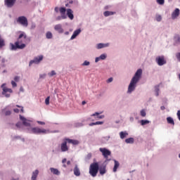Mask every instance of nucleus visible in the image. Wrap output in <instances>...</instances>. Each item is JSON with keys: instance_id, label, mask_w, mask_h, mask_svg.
Listing matches in <instances>:
<instances>
[{"instance_id": "nucleus-47", "label": "nucleus", "mask_w": 180, "mask_h": 180, "mask_svg": "<svg viewBox=\"0 0 180 180\" xmlns=\"http://www.w3.org/2000/svg\"><path fill=\"white\" fill-rule=\"evenodd\" d=\"M90 158H92V153H89L86 156V160L88 161Z\"/></svg>"}, {"instance_id": "nucleus-6", "label": "nucleus", "mask_w": 180, "mask_h": 180, "mask_svg": "<svg viewBox=\"0 0 180 180\" xmlns=\"http://www.w3.org/2000/svg\"><path fill=\"white\" fill-rule=\"evenodd\" d=\"M43 60H44V56L43 55H38L34 56V58L29 62V67H32L33 64L39 65V64H40Z\"/></svg>"}, {"instance_id": "nucleus-23", "label": "nucleus", "mask_w": 180, "mask_h": 180, "mask_svg": "<svg viewBox=\"0 0 180 180\" xmlns=\"http://www.w3.org/2000/svg\"><path fill=\"white\" fill-rule=\"evenodd\" d=\"M91 116H96V120H99V119H103L105 117V115H99V112H95L91 115Z\"/></svg>"}, {"instance_id": "nucleus-59", "label": "nucleus", "mask_w": 180, "mask_h": 180, "mask_svg": "<svg viewBox=\"0 0 180 180\" xmlns=\"http://www.w3.org/2000/svg\"><path fill=\"white\" fill-rule=\"evenodd\" d=\"M65 162H67V158H64V159L62 160V163H63V164H65Z\"/></svg>"}, {"instance_id": "nucleus-24", "label": "nucleus", "mask_w": 180, "mask_h": 180, "mask_svg": "<svg viewBox=\"0 0 180 180\" xmlns=\"http://www.w3.org/2000/svg\"><path fill=\"white\" fill-rule=\"evenodd\" d=\"M99 172L101 175H105V174H106V166L100 167Z\"/></svg>"}, {"instance_id": "nucleus-46", "label": "nucleus", "mask_w": 180, "mask_h": 180, "mask_svg": "<svg viewBox=\"0 0 180 180\" xmlns=\"http://www.w3.org/2000/svg\"><path fill=\"white\" fill-rule=\"evenodd\" d=\"M176 58L180 63V52L176 53Z\"/></svg>"}, {"instance_id": "nucleus-25", "label": "nucleus", "mask_w": 180, "mask_h": 180, "mask_svg": "<svg viewBox=\"0 0 180 180\" xmlns=\"http://www.w3.org/2000/svg\"><path fill=\"white\" fill-rule=\"evenodd\" d=\"M116 13V12H113V11H105L103 13L104 16H105V18H108V16H112L113 15H115Z\"/></svg>"}, {"instance_id": "nucleus-61", "label": "nucleus", "mask_w": 180, "mask_h": 180, "mask_svg": "<svg viewBox=\"0 0 180 180\" xmlns=\"http://www.w3.org/2000/svg\"><path fill=\"white\" fill-rule=\"evenodd\" d=\"M90 127H92V126H96L95 125V122H91L89 124Z\"/></svg>"}, {"instance_id": "nucleus-4", "label": "nucleus", "mask_w": 180, "mask_h": 180, "mask_svg": "<svg viewBox=\"0 0 180 180\" xmlns=\"http://www.w3.org/2000/svg\"><path fill=\"white\" fill-rule=\"evenodd\" d=\"M1 96L2 98H11L12 94H13V90L11 88L6 86V83H4L1 85Z\"/></svg>"}, {"instance_id": "nucleus-49", "label": "nucleus", "mask_w": 180, "mask_h": 180, "mask_svg": "<svg viewBox=\"0 0 180 180\" xmlns=\"http://www.w3.org/2000/svg\"><path fill=\"white\" fill-rule=\"evenodd\" d=\"M20 79V77H19V76H15V77H14V81L15 82H19V80Z\"/></svg>"}, {"instance_id": "nucleus-52", "label": "nucleus", "mask_w": 180, "mask_h": 180, "mask_svg": "<svg viewBox=\"0 0 180 180\" xmlns=\"http://www.w3.org/2000/svg\"><path fill=\"white\" fill-rule=\"evenodd\" d=\"M94 123H95V125H101L103 124V122L98 121Z\"/></svg>"}, {"instance_id": "nucleus-42", "label": "nucleus", "mask_w": 180, "mask_h": 180, "mask_svg": "<svg viewBox=\"0 0 180 180\" xmlns=\"http://www.w3.org/2000/svg\"><path fill=\"white\" fill-rule=\"evenodd\" d=\"M99 61H103L102 59L101 58V56H98L95 58V63H99Z\"/></svg>"}, {"instance_id": "nucleus-1", "label": "nucleus", "mask_w": 180, "mask_h": 180, "mask_svg": "<svg viewBox=\"0 0 180 180\" xmlns=\"http://www.w3.org/2000/svg\"><path fill=\"white\" fill-rule=\"evenodd\" d=\"M20 120H21L23 126L27 127V133L30 134H50V130L46 129L44 128H40L39 127H32V123L33 121L32 120H29L22 115H20Z\"/></svg>"}, {"instance_id": "nucleus-12", "label": "nucleus", "mask_w": 180, "mask_h": 180, "mask_svg": "<svg viewBox=\"0 0 180 180\" xmlns=\"http://www.w3.org/2000/svg\"><path fill=\"white\" fill-rule=\"evenodd\" d=\"M110 46V43H99L96 45V49L97 50H101L102 49H107Z\"/></svg>"}, {"instance_id": "nucleus-35", "label": "nucleus", "mask_w": 180, "mask_h": 180, "mask_svg": "<svg viewBox=\"0 0 180 180\" xmlns=\"http://www.w3.org/2000/svg\"><path fill=\"white\" fill-rule=\"evenodd\" d=\"M101 59L103 61L105 60L106 58H108V54L106 53H102L100 56Z\"/></svg>"}, {"instance_id": "nucleus-57", "label": "nucleus", "mask_w": 180, "mask_h": 180, "mask_svg": "<svg viewBox=\"0 0 180 180\" xmlns=\"http://www.w3.org/2000/svg\"><path fill=\"white\" fill-rule=\"evenodd\" d=\"M13 112H15V113H19V109H18V108H14V109H13Z\"/></svg>"}, {"instance_id": "nucleus-38", "label": "nucleus", "mask_w": 180, "mask_h": 180, "mask_svg": "<svg viewBox=\"0 0 180 180\" xmlns=\"http://www.w3.org/2000/svg\"><path fill=\"white\" fill-rule=\"evenodd\" d=\"M155 96H159L160 95V89L158 87H155Z\"/></svg>"}, {"instance_id": "nucleus-17", "label": "nucleus", "mask_w": 180, "mask_h": 180, "mask_svg": "<svg viewBox=\"0 0 180 180\" xmlns=\"http://www.w3.org/2000/svg\"><path fill=\"white\" fill-rule=\"evenodd\" d=\"M180 11L179 8H176L172 13V19L175 20L178 16H179Z\"/></svg>"}, {"instance_id": "nucleus-33", "label": "nucleus", "mask_w": 180, "mask_h": 180, "mask_svg": "<svg viewBox=\"0 0 180 180\" xmlns=\"http://www.w3.org/2000/svg\"><path fill=\"white\" fill-rule=\"evenodd\" d=\"M54 75H57V73L54 71L52 70L50 72L48 73V76L51 78V77H54Z\"/></svg>"}, {"instance_id": "nucleus-27", "label": "nucleus", "mask_w": 180, "mask_h": 180, "mask_svg": "<svg viewBox=\"0 0 180 180\" xmlns=\"http://www.w3.org/2000/svg\"><path fill=\"white\" fill-rule=\"evenodd\" d=\"M125 143L127 144H134V138H128L125 139Z\"/></svg>"}, {"instance_id": "nucleus-20", "label": "nucleus", "mask_w": 180, "mask_h": 180, "mask_svg": "<svg viewBox=\"0 0 180 180\" xmlns=\"http://www.w3.org/2000/svg\"><path fill=\"white\" fill-rule=\"evenodd\" d=\"M50 171L51 172V174H53V175H60L61 172L58 170V169H56L54 167H51Z\"/></svg>"}, {"instance_id": "nucleus-58", "label": "nucleus", "mask_w": 180, "mask_h": 180, "mask_svg": "<svg viewBox=\"0 0 180 180\" xmlns=\"http://www.w3.org/2000/svg\"><path fill=\"white\" fill-rule=\"evenodd\" d=\"M39 78H46V74L40 75Z\"/></svg>"}, {"instance_id": "nucleus-44", "label": "nucleus", "mask_w": 180, "mask_h": 180, "mask_svg": "<svg viewBox=\"0 0 180 180\" xmlns=\"http://www.w3.org/2000/svg\"><path fill=\"white\" fill-rule=\"evenodd\" d=\"M45 103H46V105H50V96H48V97L45 99Z\"/></svg>"}, {"instance_id": "nucleus-21", "label": "nucleus", "mask_w": 180, "mask_h": 180, "mask_svg": "<svg viewBox=\"0 0 180 180\" xmlns=\"http://www.w3.org/2000/svg\"><path fill=\"white\" fill-rule=\"evenodd\" d=\"M73 172L75 176H79L81 175V172L79 171V168H78V165H75Z\"/></svg>"}, {"instance_id": "nucleus-56", "label": "nucleus", "mask_w": 180, "mask_h": 180, "mask_svg": "<svg viewBox=\"0 0 180 180\" xmlns=\"http://www.w3.org/2000/svg\"><path fill=\"white\" fill-rule=\"evenodd\" d=\"M76 126L77 127H82V126H84V124L82 123H78Z\"/></svg>"}, {"instance_id": "nucleus-5", "label": "nucleus", "mask_w": 180, "mask_h": 180, "mask_svg": "<svg viewBox=\"0 0 180 180\" xmlns=\"http://www.w3.org/2000/svg\"><path fill=\"white\" fill-rule=\"evenodd\" d=\"M99 171V165L98 162H94L90 165L89 167V174L95 178L98 175V172Z\"/></svg>"}, {"instance_id": "nucleus-63", "label": "nucleus", "mask_w": 180, "mask_h": 180, "mask_svg": "<svg viewBox=\"0 0 180 180\" xmlns=\"http://www.w3.org/2000/svg\"><path fill=\"white\" fill-rule=\"evenodd\" d=\"M65 36H68V34H70V32H68V31L65 32Z\"/></svg>"}, {"instance_id": "nucleus-34", "label": "nucleus", "mask_w": 180, "mask_h": 180, "mask_svg": "<svg viewBox=\"0 0 180 180\" xmlns=\"http://www.w3.org/2000/svg\"><path fill=\"white\" fill-rule=\"evenodd\" d=\"M140 115L142 117H146V116H147V112H146V110H141L140 111Z\"/></svg>"}, {"instance_id": "nucleus-7", "label": "nucleus", "mask_w": 180, "mask_h": 180, "mask_svg": "<svg viewBox=\"0 0 180 180\" xmlns=\"http://www.w3.org/2000/svg\"><path fill=\"white\" fill-rule=\"evenodd\" d=\"M17 23L23 26V27H27L29 26V21H27V18L25 16H20L16 19Z\"/></svg>"}, {"instance_id": "nucleus-19", "label": "nucleus", "mask_w": 180, "mask_h": 180, "mask_svg": "<svg viewBox=\"0 0 180 180\" xmlns=\"http://www.w3.org/2000/svg\"><path fill=\"white\" fill-rule=\"evenodd\" d=\"M74 12L72 11V10H71V8H68L67 10V15L68 16L69 19H70V20H72L74 19Z\"/></svg>"}, {"instance_id": "nucleus-10", "label": "nucleus", "mask_w": 180, "mask_h": 180, "mask_svg": "<svg viewBox=\"0 0 180 180\" xmlns=\"http://www.w3.org/2000/svg\"><path fill=\"white\" fill-rule=\"evenodd\" d=\"M67 143H68V141H67L66 139H64L63 142L60 144V150L62 153H65L68 151V150H70V148H68V146H67Z\"/></svg>"}, {"instance_id": "nucleus-18", "label": "nucleus", "mask_w": 180, "mask_h": 180, "mask_svg": "<svg viewBox=\"0 0 180 180\" xmlns=\"http://www.w3.org/2000/svg\"><path fill=\"white\" fill-rule=\"evenodd\" d=\"M81 33V29H77L74 31L72 37H70V40H74V39L77 38V36H78Z\"/></svg>"}, {"instance_id": "nucleus-15", "label": "nucleus", "mask_w": 180, "mask_h": 180, "mask_svg": "<svg viewBox=\"0 0 180 180\" xmlns=\"http://www.w3.org/2000/svg\"><path fill=\"white\" fill-rule=\"evenodd\" d=\"M39 172V169L34 170L31 174V180H37Z\"/></svg>"}, {"instance_id": "nucleus-60", "label": "nucleus", "mask_w": 180, "mask_h": 180, "mask_svg": "<svg viewBox=\"0 0 180 180\" xmlns=\"http://www.w3.org/2000/svg\"><path fill=\"white\" fill-rule=\"evenodd\" d=\"M160 109H161V110H165V106L162 105V106L160 107Z\"/></svg>"}, {"instance_id": "nucleus-22", "label": "nucleus", "mask_w": 180, "mask_h": 180, "mask_svg": "<svg viewBox=\"0 0 180 180\" xmlns=\"http://www.w3.org/2000/svg\"><path fill=\"white\" fill-rule=\"evenodd\" d=\"M127 136H129V132H127V131L120 132V138L122 140H123V139H126V137H127Z\"/></svg>"}, {"instance_id": "nucleus-48", "label": "nucleus", "mask_w": 180, "mask_h": 180, "mask_svg": "<svg viewBox=\"0 0 180 180\" xmlns=\"http://www.w3.org/2000/svg\"><path fill=\"white\" fill-rule=\"evenodd\" d=\"M107 84H110V82H113V77H110L106 81Z\"/></svg>"}, {"instance_id": "nucleus-28", "label": "nucleus", "mask_w": 180, "mask_h": 180, "mask_svg": "<svg viewBox=\"0 0 180 180\" xmlns=\"http://www.w3.org/2000/svg\"><path fill=\"white\" fill-rule=\"evenodd\" d=\"M115 162V165L113 167V172H116L117 171V169L119 168V165H120V164H119V162H117V160H114Z\"/></svg>"}, {"instance_id": "nucleus-26", "label": "nucleus", "mask_w": 180, "mask_h": 180, "mask_svg": "<svg viewBox=\"0 0 180 180\" xmlns=\"http://www.w3.org/2000/svg\"><path fill=\"white\" fill-rule=\"evenodd\" d=\"M167 122L169 124H172V126L175 125V122H174V119L171 117H167Z\"/></svg>"}, {"instance_id": "nucleus-62", "label": "nucleus", "mask_w": 180, "mask_h": 180, "mask_svg": "<svg viewBox=\"0 0 180 180\" xmlns=\"http://www.w3.org/2000/svg\"><path fill=\"white\" fill-rule=\"evenodd\" d=\"M134 118L133 117H130V122H134Z\"/></svg>"}, {"instance_id": "nucleus-2", "label": "nucleus", "mask_w": 180, "mask_h": 180, "mask_svg": "<svg viewBox=\"0 0 180 180\" xmlns=\"http://www.w3.org/2000/svg\"><path fill=\"white\" fill-rule=\"evenodd\" d=\"M141 77H143V69H138L128 85L127 94L128 95H131L134 91H136V88H137V84L140 82L141 79Z\"/></svg>"}, {"instance_id": "nucleus-41", "label": "nucleus", "mask_w": 180, "mask_h": 180, "mask_svg": "<svg viewBox=\"0 0 180 180\" xmlns=\"http://www.w3.org/2000/svg\"><path fill=\"white\" fill-rule=\"evenodd\" d=\"M34 29H36V23L32 22L31 25H30V30H34Z\"/></svg>"}, {"instance_id": "nucleus-11", "label": "nucleus", "mask_w": 180, "mask_h": 180, "mask_svg": "<svg viewBox=\"0 0 180 180\" xmlns=\"http://www.w3.org/2000/svg\"><path fill=\"white\" fill-rule=\"evenodd\" d=\"M0 115L11 116V115H12V111L9 110V106H6L0 111Z\"/></svg>"}, {"instance_id": "nucleus-14", "label": "nucleus", "mask_w": 180, "mask_h": 180, "mask_svg": "<svg viewBox=\"0 0 180 180\" xmlns=\"http://www.w3.org/2000/svg\"><path fill=\"white\" fill-rule=\"evenodd\" d=\"M54 30L58 32L60 34L64 33V28H63V25L61 24H58L54 26Z\"/></svg>"}, {"instance_id": "nucleus-16", "label": "nucleus", "mask_w": 180, "mask_h": 180, "mask_svg": "<svg viewBox=\"0 0 180 180\" xmlns=\"http://www.w3.org/2000/svg\"><path fill=\"white\" fill-rule=\"evenodd\" d=\"M65 139L69 144H72L73 146H78V144H79V141L77 139H70L68 138H65Z\"/></svg>"}, {"instance_id": "nucleus-8", "label": "nucleus", "mask_w": 180, "mask_h": 180, "mask_svg": "<svg viewBox=\"0 0 180 180\" xmlns=\"http://www.w3.org/2000/svg\"><path fill=\"white\" fill-rule=\"evenodd\" d=\"M99 151L101 153V154L104 157V158H105V162L107 161H110V159H108L109 155H110V154H112V152H110V150H109L106 148H100Z\"/></svg>"}, {"instance_id": "nucleus-54", "label": "nucleus", "mask_w": 180, "mask_h": 180, "mask_svg": "<svg viewBox=\"0 0 180 180\" xmlns=\"http://www.w3.org/2000/svg\"><path fill=\"white\" fill-rule=\"evenodd\" d=\"M54 11L55 12H56V13H58V12L60 11V8H58V7H55Z\"/></svg>"}, {"instance_id": "nucleus-43", "label": "nucleus", "mask_w": 180, "mask_h": 180, "mask_svg": "<svg viewBox=\"0 0 180 180\" xmlns=\"http://www.w3.org/2000/svg\"><path fill=\"white\" fill-rule=\"evenodd\" d=\"M22 126H23V124H22V122H18L16 124V127H18V129H22Z\"/></svg>"}, {"instance_id": "nucleus-51", "label": "nucleus", "mask_w": 180, "mask_h": 180, "mask_svg": "<svg viewBox=\"0 0 180 180\" xmlns=\"http://www.w3.org/2000/svg\"><path fill=\"white\" fill-rule=\"evenodd\" d=\"M103 140H105V141H109L110 136H104Z\"/></svg>"}, {"instance_id": "nucleus-29", "label": "nucleus", "mask_w": 180, "mask_h": 180, "mask_svg": "<svg viewBox=\"0 0 180 180\" xmlns=\"http://www.w3.org/2000/svg\"><path fill=\"white\" fill-rule=\"evenodd\" d=\"M139 123L141 124V126H146V124H150V120H141V121H139Z\"/></svg>"}, {"instance_id": "nucleus-32", "label": "nucleus", "mask_w": 180, "mask_h": 180, "mask_svg": "<svg viewBox=\"0 0 180 180\" xmlns=\"http://www.w3.org/2000/svg\"><path fill=\"white\" fill-rule=\"evenodd\" d=\"M64 19H67V15H59L56 18V20H63Z\"/></svg>"}, {"instance_id": "nucleus-39", "label": "nucleus", "mask_w": 180, "mask_h": 180, "mask_svg": "<svg viewBox=\"0 0 180 180\" xmlns=\"http://www.w3.org/2000/svg\"><path fill=\"white\" fill-rule=\"evenodd\" d=\"M4 46H5V41L0 37V47H4Z\"/></svg>"}, {"instance_id": "nucleus-45", "label": "nucleus", "mask_w": 180, "mask_h": 180, "mask_svg": "<svg viewBox=\"0 0 180 180\" xmlns=\"http://www.w3.org/2000/svg\"><path fill=\"white\" fill-rule=\"evenodd\" d=\"M11 85L13 88H16L18 86V84H16V82L13 80L11 81Z\"/></svg>"}, {"instance_id": "nucleus-31", "label": "nucleus", "mask_w": 180, "mask_h": 180, "mask_svg": "<svg viewBox=\"0 0 180 180\" xmlns=\"http://www.w3.org/2000/svg\"><path fill=\"white\" fill-rule=\"evenodd\" d=\"M46 37L48 39H53V33L49 31L46 33Z\"/></svg>"}, {"instance_id": "nucleus-53", "label": "nucleus", "mask_w": 180, "mask_h": 180, "mask_svg": "<svg viewBox=\"0 0 180 180\" xmlns=\"http://www.w3.org/2000/svg\"><path fill=\"white\" fill-rule=\"evenodd\" d=\"M20 179L19 178V176H15V177H12L11 179V180H20Z\"/></svg>"}, {"instance_id": "nucleus-64", "label": "nucleus", "mask_w": 180, "mask_h": 180, "mask_svg": "<svg viewBox=\"0 0 180 180\" xmlns=\"http://www.w3.org/2000/svg\"><path fill=\"white\" fill-rule=\"evenodd\" d=\"M68 4H70L73 3L72 0H68Z\"/></svg>"}, {"instance_id": "nucleus-40", "label": "nucleus", "mask_w": 180, "mask_h": 180, "mask_svg": "<svg viewBox=\"0 0 180 180\" xmlns=\"http://www.w3.org/2000/svg\"><path fill=\"white\" fill-rule=\"evenodd\" d=\"M156 2L158 5H164V4H165V0H156Z\"/></svg>"}, {"instance_id": "nucleus-55", "label": "nucleus", "mask_w": 180, "mask_h": 180, "mask_svg": "<svg viewBox=\"0 0 180 180\" xmlns=\"http://www.w3.org/2000/svg\"><path fill=\"white\" fill-rule=\"evenodd\" d=\"M176 115H177V117H178L179 120L180 121V110L177 111Z\"/></svg>"}, {"instance_id": "nucleus-9", "label": "nucleus", "mask_w": 180, "mask_h": 180, "mask_svg": "<svg viewBox=\"0 0 180 180\" xmlns=\"http://www.w3.org/2000/svg\"><path fill=\"white\" fill-rule=\"evenodd\" d=\"M155 63L159 65V67H162V65H165L167 64V60L165 59V56H159L155 58Z\"/></svg>"}, {"instance_id": "nucleus-13", "label": "nucleus", "mask_w": 180, "mask_h": 180, "mask_svg": "<svg viewBox=\"0 0 180 180\" xmlns=\"http://www.w3.org/2000/svg\"><path fill=\"white\" fill-rule=\"evenodd\" d=\"M16 4V0H4V5L6 8H13Z\"/></svg>"}, {"instance_id": "nucleus-36", "label": "nucleus", "mask_w": 180, "mask_h": 180, "mask_svg": "<svg viewBox=\"0 0 180 180\" xmlns=\"http://www.w3.org/2000/svg\"><path fill=\"white\" fill-rule=\"evenodd\" d=\"M155 19L157 22H161L162 20V17L161 16V15H156L155 16Z\"/></svg>"}, {"instance_id": "nucleus-30", "label": "nucleus", "mask_w": 180, "mask_h": 180, "mask_svg": "<svg viewBox=\"0 0 180 180\" xmlns=\"http://www.w3.org/2000/svg\"><path fill=\"white\" fill-rule=\"evenodd\" d=\"M66 11L67 10L64 7H61L60 8H59V12L60 13V15L62 16H67V15L65 14Z\"/></svg>"}, {"instance_id": "nucleus-37", "label": "nucleus", "mask_w": 180, "mask_h": 180, "mask_svg": "<svg viewBox=\"0 0 180 180\" xmlns=\"http://www.w3.org/2000/svg\"><path fill=\"white\" fill-rule=\"evenodd\" d=\"M91 65V62L88 60H84V63L82 64L83 67H88V65Z\"/></svg>"}, {"instance_id": "nucleus-3", "label": "nucleus", "mask_w": 180, "mask_h": 180, "mask_svg": "<svg viewBox=\"0 0 180 180\" xmlns=\"http://www.w3.org/2000/svg\"><path fill=\"white\" fill-rule=\"evenodd\" d=\"M27 40V35L26 32L20 31V34L17 39V41L15 42V44H11V50L13 51H16L18 49L19 50H23L26 47V41Z\"/></svg>"}, {"instance_id": "nucleus-50", "label": "nucleus", "mask_w": 180, "mask_h": 180, "mask_svg": "<svg viewBox=\"0 0 180 180\" xmlns=\"http://www.w3.org/2000/svg\"><path fill=\"white\" fill-rule=\"evenodd\" d=\"M37 123H38V124H41V126H44V124H46V122L41 121H37Z\"/></svg>"}]
</instances>
